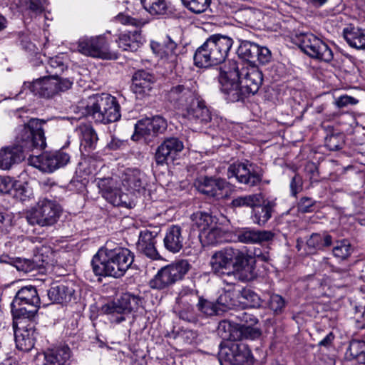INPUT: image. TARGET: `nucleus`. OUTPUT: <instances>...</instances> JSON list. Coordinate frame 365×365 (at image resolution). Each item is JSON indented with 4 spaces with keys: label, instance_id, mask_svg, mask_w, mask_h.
<instances>
[{
    "label": "nucleus",
    "instance_id": "f257e3e1",
    "mask_svg": "<svg viewBox=\"0 0 365 365\" xmlns=\"http://www.w3.org/2000/svg\"><path fill=\"white\" fill-rule=\"evenodd\" d=\"M45 121L37 118L31 119L19 129L16 145L8 146L0 150V168L9 170L25 158V153L33 148H43L46 138L42 128Z\"/></svg>",
    "mask_w": 365,
    "mask_h": 365
},
{
    "label": "nucleus",
    "instance_id": "f03ea898",
    "mask_svg": "<svg viewBox=\"0 0 365 365\" xmlns=\"http://www.w3.org/2000/svg\"><path fill=\"white\" fill-rule=\"evenodd\" d=\"M134 261V254L128 248H101L91 261L93 272L97 276L119 278L125 274Z\"/></svg>",
    "mask_w": 365,
    "mask_h": 365
},
{
    "label": "nucleus",
    "instance_id": "7ed1b4c3",
    "mask_svg": "<svg viewBox=\"0 0 365 365\" xmlns=\"http://www.w3.org/2000/svg\"><path fill=\"white\" fill-rule=\"evenodd\" d=\"M232 38L214 34L210 36L200 46L194 55L195 65L200 68H207L223 63L232 46Z\"/></svg>",
    "mask_w": 365,
    "mask_h": 365
},
{
    "label": "nucleus",
    "instance_id": "20e7f679",
    "mask_svg": "<svg viewBox=\"0 0 365 365\" xmlns=\"http://www.w3.org/2000/svg\"><path fill=\"white\" fill-rule=\"evenodd\" d=\"M120 105L116 98L109 94H96L89 98L86 113L95 122L108 124L120 118Z\"/></svg>",
    "mask_w": 365,
    "mask_h": 365
},
{
    "label": "nucleus",
    "instance_id": "39448f33",
    "mask_svg": "<svg viewBox=\"0 0 365 365\" xmlns=\"http://www.w3.org/2000/svg\"><path fill=\"white\" fill-rule=\"evenodd\" d=\"M141 303V298L139 296L125 293L116 300L103 305L101 312L107 316L111 323L120 324L125 320L126 315L137 310Z\"/></svg>",
    "mask_w": 365,
    "mask_h": 365
},
{
    "label": "nucleus",
    "instance_id": "423d86ee",
    "mask_svg": "<svg viewBox=\"0 0 365 365\" xmlns=\"http://www.w3.org/2000/svg\"><path fill=\"white\" fill-rule=\"evenodd\" d=\"M238 78L237 63L235 61L229 62L227 66L221 68L219 76L220 90L227 96L229 101L237 102L249 96L245 93V88L240 83Z\"/></svg>",
    "mask_w": 365,
    "mask_h": 365
},
{
    "label": "nucleus",
    "instance_id": "0eeeda50",
    "mask_svg": "<svg viewBox=\"0 0 365 365\" xmlns=\"http://www.w3.org/2000/svg\"><path fill=\"white\" fill-rule=\"evenodd\" d=\"M220 365H252L254 357L249 346L236 341H224L219 352Z\"/></svg>",
    "mask_w": 365,
    "mask_h": 365
},
{
    "label": "nucleus",
    "instance_id": "6e6552de",
    "mask_svg": "<svg viewBox=\"0 0 365 365\" xmlns=\"http://www.w3.org/2000/svg\"><path fill=\"white\" fill-rule=\"evenodd\" d=\"M189 269L190 264L183 259L165 266L150 280L149 286L157 290L166 289L182 279Z\"/></svg>",
    "mask_w": 365,
    "mask_h": 365
},
{
    "label": "nucleus",
    "instance_id": "1a4fd4ad",
    "mask_svg": "<svg viewBox=\"0 0 365 365\" xmlns=\"http://www.w3.org/2000/svg\"><path fill=\"white\" fill-rule=\"evenodd\" d=\"M60 212L61 207L56 201L43 198L26 212V217L31 225L50 226L56 222Z\"/></svg>",
    "mask_w": 365,
    "mask_h": 365
},
{
    "label": "nucleus",
    "instance_id": "9d476101",
    "mask_svg": "<svg viewBox=\"0 0 365 365\" xmlns=\"http://www.w3.org/2000/svg\"><path fill=\"white\" fill-rule=\"evenodd\" d=\"M296 43L311 58L325 62H330L333 59V52L328 45L311 33L301 34L297 36Z\"/></svg>",
    "mask_w": 365,
    "mask_h": 365
},
{
    "label": "nucleus",
    "instance_id": "9b49d317",
    "mask_svg": "<svg viewBox=\"0 0 365 365\" xmlns=\"http://www.w3.org/2000/svg\"><path fill=\"white\" fill-rule=\"evenodd\" d=\"M198 96V85L193 78L180 80L173 84L166 93L168 101L182 109Z\"/></svg>",
    "mask_w": 365,
    "mask_h": 365
},
{
    "label": "nucleus",
    "instance_id": "f8f14e48",
    "mask_svg": "<svg viewBox=\"0 0 365 365\" xmlns=\"http://www.w3.org/2000/svg\"><path fill=\"white\" fill-rule=\"evenodd\" d=\"M229 179L235 178L239 183L254 187L260 183L262 174L257 167L248 160L236 161L229 165L227 173Z\"/></svg>",
    "mask_w": 365,
    "mask_h": 365
},
{
    "label": "nucleus",
    "instance_id": "ddd939ff",
    "mask_svg": "<svg viewBox=\"0 0 365 365\" xmlns=\"http://www.w3.org/2000/svg\"><path fill=\"white\" fill-rule=\"evenodd\" d=\"M77 50L79 53L93 58L113 59L117 56L110 51L106 38L103 36H84L78 43Z\"/></svg>",
    "mask_w": 365,
    "mask_h": 365
},
{
    "label": "nucleus",
    "instance_id": "4468645a",
    "mask_svg": "<svg viewBox=\"0 0 365 365\" xmlns=\"http://www.w3.org/2000/svg\"><path fill=\"white\" fill-rule=\"evenodd\" d=\"M73 81L68 78L43 77L36 81L33 87L36 94L39 96L51 98L60 92L70 89Z\"/></svg>",
    "mask_w": 365,
    "mask_h": 365
},
{
    "label": "nucleus",
    "instance_id": "2eb2a0df",
    "mask_svg": "<svg viewBox=\"0 0 365 365\" xmlns=\"http://www.w3.org/2000/svg\"><path fill=\"white\" fill-rule=\"evenodd\" d=\"M240 58L255 66L266 64L270 61L272 55L270 51L266 48L259 46L258 44L249 41H242L237 49Z\"/></svg>",
    "mask_w": 365,
    "mask_h": 365
},
{
    "label": "nucleus",
    "instance_id": "dca6fc26",
    "mask_svg": "<svg viewBox=\"0 0 365 365\" xmlns=\"http://www.w3.org/2000/svg\"><path fill=\"white\" fill-rule=\"evenodd\" d=\"M240 83L245 88V93L250 95L255 94L259 89L263 81L262 71L256 66L242 67L240 70L237 67Z\"/></svg>",
    "mask_w": 365,
    "mask_h": 365
},
{
    "label": "nucleus",
    "instance_id": "f3484780",
    "mask_svg": "<svg viewBox=\"0 0 365 365\" xmlns=\"http://www.w3.org/2000/svg\"><path fill=\"white\" fill-rule=\"evenodd\" d=\"M150 47L160 60L168 65V68H175L179 61L178 48L173 40L168 38L163 43L152 42Z\"/></svg>",
    "mask_w": 365,
    "mask_h": 365
},
{
    "label": "nucleus",
    "instance_id": "a211bd4d",
    "mask_svg": "<svg viewBox=\"0 0 365 365\" xmlns=\"http://www.w3.org/2000/svg\"><path fill=\"white\" fill-rule=\"evenodd\" d=\"M182 110L183 115L196 124H207L212 119L211 113L200 95Z\"/></svg>",
    "mask_w": 365,
    "mask_h": 365
},
{
    "label": "nucleus",
    "instance_id": "6ab92c4d",
    "mask_svg": "<svg viewBox=\"0 0 365 365\" xmlns=\"http://www.w3.org/2000/svg\"><path fill=\"white\" fill-rule=\"evenodd\" d=\"M196 187L200 192L217 199L224 197V190L227 187V182L221 178L203 176L196 181Z\"/></svg>",
    "mask_w": 365,
    "mask_h": 365
},
{
    "label": "nucleus",
    "instance_id": "aec40b11",
    "mask_svg": "<svg viewBox=\"0 0 365 365\" xmlns=\"http://www.w3.org/2000/svg\"><path fill=\"white\" fill-rule=\"evenodd\" d=\"M37 332L33 322L26 326L17 327L14 329L16 348L23 351H29L34 347Z\"/></svg>",
    "mask_w": 365,
    "mask_h": 365
},
{
    "label": "nucleus",
    "instance_id": "412c9836",
    "mask_svg": "<svg viewBox=\"0 0 365 365\" xmlns=\"http://www.w3.org/2000/svg\"><path fill=\"white\" fill-rule=\"evenodd\" d=\"M183 143L178 138L165 139L158 148L155 153L157 164L163 165L169 159L173 160L175 156L183 149Z\"/></svg>",
    "mask_w": 365,
    "mask_h": 365
},
{
    "label": "nucleus",
    "instance_id": "4be33fe9",
    "mask_svg": "<svg viewBox=\"0 0 365 365\" xmlns=\"http://www.w3.org/2000/svg\"><path fill=\"white\" fill-rule=\"evenodd\" d=\"M237 240L245 244H256L273 240L274 234L268 230H257L250 227H243L236 231Z\"/></svg>",
    "mask_w": 365,
    "mask_h": 365
},
{
    "label": "nucleus",
    "instance_id": "5701e85b",
    "mask_svg": "<svg viewBox=\"0 0 365 365\" xmlns=\"http://www.w3.org/2000/svg\"><path fill=\"white\" fill-rule=\"evenodd\" d=\"M158 232L148 230L141 231L137 243L138 251L151 259H160V255L155 247Z\"/></svg>",
    "mask_w": 365,
    "mask_h": 365
},
{
    "label": "nucleus",
    "instance_id": "b1692460",
    "mask_svg": "<svg viewBox=\"0 0 365 365\" xmlns=\"http://www.w3.org/2000/svg\"><path fill=\"white\" fill-rule=\"evenodd\" d=\"M231 267L235 271L240 272L250 269L252 263L255 262L252 255L246 250H240L232 247H227Z\"/></svg>",
    "mask_w": 365,
    "mask_h": 365
},
{
    "label": "nucleus",
    "instance_id": "393cba45",
    "mask_svg": "<svg viewBox=\"0 0 365 365\" xmlns=\"http://www.w3.org/2000/svg\"><path fill=\"white\" fill-rule=\"evenodd\" d=\"M185 236L182 228L178 225H172L168 228L163 243L165 247L173 253H177L184 246Z\"/></svg>",
    "mask_w": 365,
    "mask_h": 365
},
{
    "label": "nucleus",
    "instance_id": "a878e982",
    "mask_svg": "<svg viewBox=\"0 0 365 365\" xmlns=\"http://www.w3.org/2000/svg\"><path fill=\"white\" fill-rule=\"evenodd\" d=\"M210 265L212 272L220 276H232L233 272L228 270L231 267L227 248L215 252L211 257Z\"/></svg>",
    "mask_w": 365,
    "mask_h": 365
},
{
    "label": "nucleus",
    "instance_id": "bb28decb",
    "mask_svg": "<svg viewBox=\"0 0 365 365\" xmlns=\"http://www.w3.org/2000/svg\"><path fill=\"white\" fill-rule=\"evenodd\" d=\"M74 293V284L67 282L51 287L48 291V297L53 302L64 304L71 301Z\"/></svg>",
    "mask_w": 365,
    "mask_h": 365
},
{
    "label": "nucleus",
    "instance_id": "cd10ccee",
    "mask_svg": "<svg viewBox=\"0 0 365 365\" xmlns=\"http://www.w3.org/2000/svg\"><path fill=\"white\" fill-rule=\"evenodd\" d=\"M153 83L151 74L143 70L138 71L133 76L132 89L139 98H143L151 91Z\"/></svg>",
    "mask_w": 365,
    "mask_h": 365
},
{
    "label": "nucleus",
    "instance_id": "c85d7f7f",
    "mask_svg": "<svg viewBox=\"0 0 365 365\" xmlns=\"http://www.w3.org/2000/svg\"><path fill=\"white\" fill-rule=\"evenodd\" d=\"M40 299L37 290L34 286H26L19 289L12 303L11 307L28 305L29 307H39Z\"/></svg>",
    "mask_w": 365,
    "mask_h": 365
},
{
    "label": "nucleus",
    "instance_id": "c756f323",
    "mask_svg": "<svg viewBox=\"0 0 365 365\" xmlns=\"http://www.w3.org/2000/svg\"><path fill=\"white\" fill-rule=\"evenodd\" d=\"M274 206V202L269 200L265 201L262 199V202L255 205L252 210L251 218L252 222L259 226L264 225L272 217Z\"/></svg>",
    "mask_w": 365,
    "mask_h": 365
},
{
    "label": "nucleus",
    "instance_id": "7c9ffc66",
    "mask_svg": "<svg viewBox=\"0 0 365 365\" xmlns=\"http://www.w3.org/2000/svg\"><path fill=\"white\" fill-rule=\"evenodd\" d=\"M44 358L51 365H67L71 358V350L68 346H60L48 349L44 352Z\"/></svg>",
    "mask_w": 365,
    "mask_h": 365
},
{
    "label": "nucleus",
    "instance_id": "2f4dec72",
    "mask_svg": "<svg viewBox=\"0 0 365 365\" xmlns=\"http://www.w3.org/2000/svg\"><path fill=\"white\" fill-rule=\"evenodd\" d=\"M145 175L138 169H128L122 178V185L131 192L140 191L144 188Z\"/></svg>",
    "mask_w": 365,
    "mask_h": 365
},
{
    "label": "nucleus",
    "instance_id": "473e14b6",
    "mask_svg": "<svg viewBox=\"0 0 365 365\" xmlns=\"http://www.w3.org/2000/svg\"><path fill=\"white\" fill-rule=\"evenodd\" d=\"M118 47L123 51H136L143 43V38L138 30L120 34L116 39Z\"/></svg>",
    "mask_w": 365,
    "mask_h": 365
},
{
    "label": "nucleus",
    "instance_id": "72a5a7b5",
    "mask_svg": "<svg viewBox=\"0 0 365 365\" xmlns=\"http://www.w3.org/2000/svg\"><path fill=\"white\" fill-rule=\"evenodd\" d=\"M343 36L351 47L359 50L365 49V29L349 26L344 29Z\"/></svg>",
    "mask_w": 365,
    "mask_h": 365
},
{
    "label": "nucleus",
    "instance_id": "f704fd0d",
    "mask_svg": "<svg viewBox=\"0 0 365 365\" xmlns=\"http://www.w3.org/2000/svg\"><path fill=\"white\" fill-rule=\"evenodd\" d=\"M24 190L9 176H0V193L9 194L21 201L26 200Z\"/></svg>",
    "mask_w": 365,
    "mask_h": 365
},
{
    "label": "nucleus",
    "instance_id": "c9c22d12",
    "mask_svg": "<svg viewBox=\"0 0 365 365\" xmlns=\"http://www.w3.org/2000/svg\"><path fill=\"white\" fill-rule=\"evenodd\" d=\"M53 158L52 152H46L32 157L30 163L43 172L51 173L56 170V163H54Z\"/></svg>",
    "mask_w": 365,
    "mask_h": 365
},
{
    "label": "nucleus",
    "instance_id": "e433bc0d",
    "mask_svg": "<svg viewBox=\"0 0 365 365\" xmlns=\"http://www.w3.org/2000/svg\"><path fill=\"white\" fill-rule=\"evenodd\" d=\"M38 307L31 306V309H27V308L24 306L11 307L14 319V324H16L17 327L19 325L21 327L24 326L26 320H29V323L31 322V320L34 317Z\"/></svg>",
    "mask_w": 365,
    "mask_h": 365
},
{
    "label": "nucleus",
    "instance_id": "4c0bfd02",
    "mask_svg": "<svg viewBox=\"0 0 365 365\" xmlns=\"http://www.w3.org/2000/svg\"><path fill=\"white\" fill-rule=\"evenodd\" d=\"M237 324H232L229 320L220 322L217 327V333L225 341H236L239 339Z\"/></svg>",
    "mask_w": 365,
    "mask_h": 365
},
{
    "label": "nucleus",
    "instance_id": "58836bf2",
    "mask_svg": "<svg viewBox=\"0 0 365 365\" xmlns=\"http://www.w3.org/2000/svg\"><path fill=\"white\" fill-rule=\"evenodd\" d=\"M97 185L103 197L110 204L120 203L119 199L113 198V194L118 189L114 186L112 178H99L97 180Z\"/></svg>",
    "mask_w": 365,
    "mask_h": 365
},
{
    "label": "nucleus",
    "instance_id": "ea45409f",
    "mask_svg": "<svg viewBox=\"0 0 365 365\" xmlns=\"http://www.w3.org/2000/svg\"><path fill=\"white\" fill-rule=\"evenodd\" d=\"M192 227L197 229L200 232L205 231L214 223L213 217L209 213L196 212L191 215Z\"/></svg>",
    "mask_w": 365,
    "mask_h": 365
},
{
    "label": "nucleus",
    "instance_id": "a19ab883",
    "mask_svg": "<svg viewBox=\"0 0 365 365\" xmlns=\"http://www.w3.org/2000/svg\"><path fill=\"white\" fill-rule=\"evenodd\" d=\"M262 202V195L261 193H255L250 195H240L232 200L231 205L233 207H250L252 210L255 205Z\"/></svg>",
    "mask_w": 365,
    "mask_h": 365
},
{
    "label": "nucleus",
    "instance_id": "79ce46f5",
    "mask_svg": "<svg viewBox=\"0 0 365 365\" xmlns=\"http://www.w3.org/2000/svg\"><path fill=\"white\" fill-rule=\"evenodd\" d=\"M331 242L332 237L331 235L313 233L307 240V247L309 252H312L316 250H322L324 247L330 246Z\"/></svg>",
    "mask_w": 365,
    "mask_h": 365
},
{
    "label": "nucleus",
    "instance_id": "37998d69",
    "mask_svg": "<svg viewBox=\"0 0 365 365\" xmlns=\"http://www.w3.org/2000/svg\"><path fill=\"white\" fill-rule=\"evenodd\" d=\"M200 298L195 289L187 287H182L176 298V306L194 305L199 302Z\"/></svg>",
    "mask_w": 365,
    "mask_h": 365
},
{
    "label": "nucleus",
    "instance_id": "c03bdc74",
    "mask_svg": "<svg viewBox=\"0 0 365 365\" xmlns=\"http://www.w3.org/2000/svg\"><path fill=\"white\" fill-rule=\"evenodd\" d=\"M152 125V118H145L138 121L135 125V134L132 136L133 140H138L139 136L155 135Z\"/></svg>",
    "mask_w": 365,
    "mask_h": 365
},
{
    "label": "nucleus",
    "instance_id": "a18cd8bd",
    "mask_svg": "<svg viewBox=\"0 0 365 365\" xmlns=\"http://www.w3.org/2000/svg\"><path fill=\"white\" fill-rule=\"evenodd\" d=\"M237 16L244 21L247 26L252 27L257 26V23L259 21L262 13L259 10L246 8L240 10L237 14Z\"/></svg>",
    "mask_w": 365,
    "mask_h": 365
},
{
    "label": "nucleus",
    "instance_id": "49530a36",
    "mask_svg": "<svg viewBox=\"0 0 365 365\" xmlns=\"http://www.w3.org/2000/svg\"><path fill=\"white\" fill-rule=\"evenodd\" d=\"M200 241L204 245H215L222 240V230L212 225L202 232L199 233Z\"/></svg>",
    "mask_w": 365,
    "mask_h": 365
},
{
    "label": "nucleus",
    "instance_id": "de8ad7c7",
    "mask_svg": "<svg viewBox=\"0 0 365 365\" xmlns=\"http://www.w3.org/2000/svg\"><path fill=\"white\" fill-rule=\"evenodd\" d=\"M38 262L39 259L38 256H36L33 261L27 259L16 257L13 266L15 267L18 271L29 272L34 270L36 267L44 266V263H46V264H48V262H46L44 259H42L41 264H38Z\"/></svg>",
    "mask_w": 365,
    "mask_h": 365
},
{
    "label": "nucleus",
    "instance_id": "09e8293b",
    "mask_svg": "<svg viewBox=\"0 0 365 365\" xmlns=\"http://www.w3.org/2000/svg\"><path fill=\"white\" fill-rule=\"evenodd\" d=\"M353 250L351 243L347 240H342L336 242L332 249V253L336 258L344 260L350 257Z\"/></svg>",
    "mask_w": 365,
    "mask_h": 365
},
{
    "label": "nucleus",
    "instance_id": "8fccbe9b",
    "mask_svg": "<svg viewBox=\"0 0 365 365\" xmlns=\"http://www.w3.org/2000/svg\"><path fill=\"white\" fill-rule=\"evenodd\" d=\"M66 66L60 57L56 56L51 58L46 66V71L50 74L49 76L53 78H61L59 75L66 68Z\"/></svg>",
    "mask_w": 365,
    "mask_h": 365
},
{
    "label": "nucleus",
    "instance_id": "3c124183",
    "mask_svg": "<svg viewBox=\"0 0 365 365\" xmlns=\"http://www.w3.org/2000/svg\"><path fill=\"white\" fill-rule=\"evenodd\" d=\"M183 6L194 14H201L207 10L211 0H181Z\"/></svg>",
    "mask_w": 365,
    "mask_h": 365
},
{
    "label": "nucleus",
    "instance_id": "603ef678",
    "mask_svg": "<svg viewBox=\"0 0 365 365\" xmlns=\"http://www.w3.org/2000/svg\"><path fill=\"white\" fill-rule=\"evenodd\" d=\"M197 307L198 310L206 316L217 315L222 312V309L218 307L217 303L204 299L201 297L199 299Z\"/></svg>",
    "mask_w": 365,
    "mask_h": 365
},
{
    "label": "nucleus",
    "instance_id": "864d4df0",
    "mask_svg": "<svg viewBox=\"0 0 365 365\" xmlns=\"http://www.w3.org/2000/svg\"><path fill=\"white\" fill-rule=\"evenodd\" d=\"M141 4L143 8L152 15L163 14L167 9L165 0H146Z\"/></svg>",
    "mask_w": 365,
    "mask_h": 365
},
{
    "label": "nucleus",
    "instance_id": "5fc2aeb1",
    "mask_svg": "<svg viewBox=\"0 0 365 365\" xmlns=\"http://www.w3.org/2000/svg\"><path fill=\"white\" fill-rule=\"evenodd\" d=\"M175 309L181 319L190 323L197 322V317L195 312L193 305L175 306Z\"/></svg>",
    "mask_w": 365,
    "mask_h": 365
},
{
    "label": "nucleus",
    "instance_id": "6e6d98bb",
    "mask_svg": "<svg viewBox=\"0 0 365 365\" xmlns=\"http://www.w3.org/2000/svg\"><path fill=\"white\" fill-rule=\"evenodd\" d=\"M239 339L238 341L242 339H251L254 340L259 338L261 335L260 329L254 326L239 325Z\"/></svg>",
    "mask_w": 365,
    "mask_h": 365
},
{
    "label": "nucleus",
    "instance_id": "4d7b16f0",
    "mask_svg": "<svg viewBox=\"0 0 365 365\" xmlns=\"http://www.w3.org/2000/svg\"><path fill=\"white\" fill-rule=\"evenodd\" d=\"M364 347L365 343L363 341H351L345 353L346 358L349 361L354 360L364 350Z\"/></svg>",
    "mask_w": 365,
    "mask_h": 365
},
{
    "label": "nucleus",
    "instance_id": "13d9d810",
    "mask_svg": "<svg viewBox=\"0 0 365 365\" xmlns=\"http://www.w3.org/2000/svg\"><path fill=\"white\" fill-rule=\"evenodd\" d=\"M242 297L247 302V305L253 308H259L262 306V300L259 296L250 289H243L241 292Z\"/></svg>",
    "mask_w": 365,
    "mask_h": 365
},
{
    "label": "nucleus",
    "instance_id": "bf43d9fd",
    "mask_svg": "<svg viewBox=\"0 0 365 365\" xmlns=\"http://www.w3.org/2000/svg\"><path fill=\"white\" fill-rule=\"evenodd\" d=\"M217 304L222 307V311L224 309H232L235 306L233 293L230 290L224 291L217 298Z\"/></svg>",
    "mask_w": 365,
    "mask_h": 365
},
{
    "label": "nucleus",
    "instance_id": "052dcab7",
    "mask_svg": "<svg viewBox=\"0 0 365 365\" xmlns=\"http://www.w3.org/2000/svg\"><path fill=\"white\" fill-rule=\"evenodd\" d=\"M98 135L92 128H86L83 132V143L86 147L94 148L98 141Z\"/></svg>",
    "mask_w": 365,
    "mask_h": 365
},
{
    "label": "nucleus",
    "instance_id": "680f3d73",
    "mask_svg": "<svg viewBox=\"0 0 365 365\" xmlns=\"http://www.w3.org/2000/svg\"><path fill=\"white\" fill-rule=\"evenodd\" d=\"M269 306L274 312L280 313L285 307V300L281 295L272 294L269 298Z\"/></svg>",
    "mask_w": 365,
    "mask_h": 365
},
{
    "label": "nucleus",
    "instance_id": "e2e57ef3",
    "mask_svg": "<svg viewBox=\"0 0 365 365\" xmlns=\"http://www.w3.org/2000/svg\"><path fill=\"white\" fill-rule=\"evenodd\" d=\"M235 317L242 323L241 325L255 326L258 322L257 318L248 312L240 311Z\"/></svg>",
    "mask_w": 365,
    "mask_h": 365
},
{
    "label": "nucleus",
    "instance_id": "0e129e2a",
    "mask_svg": "<svg viewBox=\"0 0 365 365\" xmlns=\"http://www.w3.org/2000/svg\"><path fill=\"white\" fill-rule=\"evenodd\" d=\"M315 203L316 201L312 198L303 197L299 200L297 204V209L302 213L312 212L314 211Z\"/></svg>",
    "mask_w": 365,
    "mask_h": 365
},
{
    "label": "nucleus",
    "instance_id": "69168bd1",
    "mask_svg": "<svg viewBox=\"0 0 365 365\" xmlns=\"http://www.w3.org/2000/svg\"><path fill=\"white\" fill-rule=\"evenodd\" d=\"M153 128L155 135L163 133L168 127L167 120L160 115H155L152 118Z\"/></svg>",
    "mask_w": 365,
    "mask_h": 365
},
{
    "label": "nucleus",
    "instance_id": "338daca9",
    "mask_svg": "<svg viewBox=\"0 0 365 365\" xmlns=\"http://www.w3.org/2000/svg\"><path fill=\"white\" fill-rule=\"evenodd\" d=\"M54 163H56V169L63 167L70 161V155L63 150L52 152Z\"/></svg>",
    "mask_w": 365,
    "mask_h": 365
},
{
    "label": "nucleus",
    "instance_id": "774afa93",
    "mask_svg": "<svg viewBox=\"0 0 365 365\" xmlns=\"http://www.w3.org/2000/svg\"><path fill=\"white\" fill-rule=\"evenodd\" d=\"M302 188V179L299 175H295L290 182V190L292 195L296 196Z\"/></svg>",
    "mask_w": 365,
    "mask_h": 365
}]
</instances>
